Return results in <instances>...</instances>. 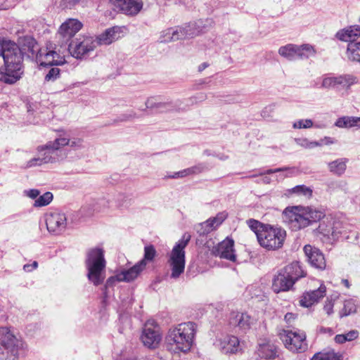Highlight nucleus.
<instances>
[{
	"label": "nucleus",
	"instance_id": "nucleus-1",
	"mask_svg": "<svg viewBox=\"0 0 360 360\" xmlns=\"http://www.w3.org/2000/svg\"><path fill=\"white\" fill-rule=\"evenodd\" d=\"M0 56L5 66V72L0 71V82L8 84L15 83L24 72V56L21 49L15 42L0 37Z\"/></svg>",
	"mask_w": 360,
	"mask_h": 360
},
{
	"label": "nucleus",
	"instance_id": "nucleus-2",
	"mask_svg": "<svg viewBox=\"0 0 360 360\" xmlns=\"http://www.w3.org/2000/svg\"><path fill=\"white\" fill-rule=\"evenodd\" d=\"M325 217L323 211L311 207H287L283 212V219L292 231H297L320 221Z\"/></svg>",
	"mask_w": 360,
	"mask_h": 360
},
{
	"label": "nucleus",
	"instance_id": "nucleus-3",
	"mask_svg": "<svg viewBox=\"0 0 360 360\" xmlns=\"http://www.w3.org/2000/svg\"><path fill=\"white\" fill-rule=\"evenodd\" d=\"M307 276L300 262L294 261L280 269L272 280V290L276 293L290 290L295 283Z\"/></svg>",
	"mask_w": 360,
	"mask_h": 360
},
{
	"label": "nucleus",
	"instance_id": "nucleus-4",
	"mask_svg": "<svg viewBox=\"0 0 360 360\" xmlns=\"http://www.w3.org/2000/svg\"><path fill=\"white\" fill-rule=\"evenodd\" d=\"M195 323H182L170 328L165 338L167 345L175 346V350L187 352L191 348L195 334Z\"/></svg>",
	"mask_w": 360,
	"mask_h": 360
},
{
	"label": "nucleus",
	"instance_id": "nucleus-5",
	"mask_svg": "<svg viewBox=\"0 0 360 360\" xmlns=\"http://www.w3.org/2000/svg\"><path fill=\"white\" fill-rule=\"evenodd\" d=\"M87 278L95 286L102 284L105 279L106 261L102 248H94L88 250L85 261Z\"/></svg>",
	"mask_w": 360,
	"mask_h": 360
},
{
	"label": "nucleus",
	"instance_id": "nucleus-6",
	"mask_svg": "<svg viewBox=\"0 0 360 360\" xmlns=\"http://www.w3.org/2000/svg\"><path fill=\"white\" fill-rule=\"evenodd\" d=\"M25 353L24 343L8 327H0V360H18Z\"/></svg>",
	"mask_w": 360,
	"mask_h": 360
},
{
	"label": "nucleus",
	"instance_id": "nucleus-7",
	"mask_svg": "<svg viewBox=\"0 0 360 360\" xmlns=\"http://www.w3.org/2000/svg\"><path fill=\"white\" fill-rule=\"evenodd\" d=\"M191 238V236L189 233H184L171 251L167 262L171 269L170 277L172 278H179L184 271L186 264L185 248Z\"/></svg>",
	"mask_w": 360,
	"mask_h": 360
},
{
	"label": "nucleus",
	"instance_id": "nucleus-8",
	"mask_svg": "<svg viewBox=\"0 0 360 360\" xmlns=\"http://www.w3.org/2000/svg\"><path fill=\"white\" fill-rule=\"evenodd\" d=\"M202 22H191L181 26L169 27L163 32L161 42H170L186 38H193L202 32Z\"/></svg>",
	"mask_w": 360,
	"mask_h": 360
},
{
	"label": "nucleus",
	"instance_id": "nucleus-9",
	"mask_svg": "<svg viewBox=\"0 0 360 360\" xmlns=\"http://www.w3.org/2000/svg\"><path fill=\"white\" fill-rule=\"evenodd\" d=\"M286 231L279 226L269 224L257 240L259 244L267 250H277L283 245Z\"/></svg>",
	"mask_w": 360,
	"mask_h": 360
},
{
	"label": "nucleus",
	"instance_id": "nucleus-10",
	"mask_svg": "<svg viewBox=\"0 0 360 360\" xmlns=\"http://www.w3.org/2000/svg\"><path fill=\"white\" fill-rule=\"evenodd\" d=\"M96 48V41L91 36H83L72 39L68 44V51L77 59H86Z\"/></svg>",
	"mask_w": 360,
	"mask_h": 360
},
{
	"label": "nucleus",
	"instance_id": "nucleus-11",
	"mask_svg": "<svg viewBox=\"0 0 360 360\" xmlns=\"http://www.w3.org/2000/svg\"><path fill=\"white\" fill-rule=\"evenodd\" d=\"M69 145L66 138H58L53 141H49L46 145L39 146L38 152L44 164L52 163L63 159L60 148Z\"/></svg>",
	"mask_w": 360,
	"mask_h": 360
},
{
	"label": "nucleus",
	"instance_id": "nucleus-12",
	"mask_svg": "<svg viewBox=\"0 0 360 360\" xmlns=\"http://www.w3.org/2000/svg\"><path fill=\"white\" fill-rule=\"evenodd\" d=\"M278 53L288 60L307 59L316 53L314 47L310 44L296 45L288 44L278 49Z\"/></svg>",
	"mask_w": 360,
	"mask_h": 360
},
{
	"label": "nucleus",
	"instance_id": "nucleus-13",
	"mask_svg": "<svg viewBox=\"0 0 360 360\" xmlns=\"http://www.w3.org/2000/svg\"><path fill=\"white\" fill-rule=\"evenodd\" d=\"M145 104L146 108L140 109L141 110L145 111L148 109L155 113L186 111V107H181V100L162 102L159 101L158 96H151L148 98Z\"/></svg>",
	"mask_w": 360,
	"mask_h": 360
},
{
	"label": "nucleus",
	"instance_id": "nucleus-14",
	"mask_svg": "<svg viewBox=\"0 0 360 360\" xmlns=\"http://www.w3.org/2000/svg\"><path fill=\"white\" fill-rule=\"evenodd\" d=\"M356 82V77L352 75L344 74L335 76L333 74H330L323 78L321 87L341 90L350 87Z\"/></svg>",
	"mask_w": 360,
	"mask_h": 360
},
{
	"label": "nucleus",
	"instance_id": "nucleus-15",
	"mask_svg": "<svg viewBox=\"0 0 360 360\" xmlns=\"http://www.w3.org/2000/svg\"><path fill=\"white\" fill-rule=\"evenodd\" d=\"M282 340L286 348L293 352H303L307 349L306 335L304 333H298L292 330L285 331Z\"/></svg>",
	"mask_w": 360,
	"mask_h": 360
},
{
	"label": "nucleus",
	"instance_id": "nucleus-16",
	"mask_svg": "<svg viewBox=\"0 0 360 360\" xmlns=\"http://www.w3.org/2000/svg\"><path fill=\"white\" fill-rule=\"evenodd\" d=\"M341 228V223L339 221H327L325 220L321 222L317 228L318 231L324 236L328 238L331 237L333 240H348L351 237L345 231H338Z\"/></svg>",
	"mask_w": 360,
	"mask_h": 360
},
{
	"label": "nucleus",
	"instance_id": "nucleus-17",
	"mask_svg": "<svg viewBox=\"0 0 360 360\" xmlns=\"http://www.w3.org/2000/svg\"><path fill=\"white\" fill-rule=\"evenodd\" d=\"M46 225L49 233L59 235L67 226V217L65 213L55 211L46 216Z\"/></svg>",
	"mask_w": 360,
	"mask_h": 360
},
{
	"label": "nucleus",
	"instance_id": "nucleus-18",
	"mask_svg": "<svg viewBox=\"0 0 360 360\" xmlns=\"http://www.w3.org/2000/svg\"><path fill=\"white\" fill-rule=\"evenodd\" d=\"M16 44L21 49L23 56H26L32 60H35L39 56V53L41 51V49L32 36L25 35L19 37Z\"/></svg>",
	"mask_w": 360,
	"mask_h": 360
},
{
	"label": "nucleus",
	"instance_id": "nucleus-19",
	"mask_svg": "<svg viewBox=\"0 0 360 360\" xmlns=\"http://www.w3.org/2000/svg\"><path fill=\"white\" fill-rule=\"evenodd\" d=\"M82 27V23L74 18H70L64 22L59 27L57 35L66 44L72 39V38Z\"/></svg>",
	"mask_w": 360,
	"mask_h": 360
},
{
	"label": "nucleus",
	"instance_id": "nucleus-20",
	"mask_svg": "<svg viewBox=\"0 0 360 360\" xmlns=\"http://www.w3.org/2000/svg\"><path fill=\"white\" fill-rule=\"evenodd\" d=\"M214 345L224 354H234L241 350L239 339L234 335H226L217 339Z\"/></svg>",
	"mask_w": 360,
	"mask_h": 360
},
{
	"label": "nucleus",
	"instance_id": "nucleus-21",
	"mask_svg": "<svg viewBox=\"0 0 360 360\" xmlns=\"http://www.w3.org/2000/svg\"><path fill=\"white\" fill-rule=\"evenodd\" d=\"M304 252L310 265L319 270H324L326 268V262L323 252L317 248L306 245Z\"/></svg>",
	"mask_w": 360,
	"mask_h": 360
},
{
	"label": "nucleus",
	"instance_id": "nucleus-22",
	"mask_svg": "<svg viewBox=\"0 0 360 360\" xmlns=\"http://www.w3.org/2000/svg\"><path fill=\"white\" fill-rule=\"evenodd\" d=\"M118 11L127 15H136L142 9L141 0H110Z\"/></svg>",
	"mask_w": 360,
	"mask_h": 360
},
{
	"label": "nucleus",
	"instance_id": "nucleus-23",
	"mask_svg": "<svg viewBox=\"0 0 360 360\" xmlns=\"http://www.w3.org/2000/svg\"><path fill=\"white\" fill-rule=\"evenodd\" d=\"M257 352L260 358L265 359H274L278 356V347L267 338L258 340Z\"/></svg>",
	"mask_w": 360,
	"mask_h": 360
},
{
	"label": "nucleus",
	"instance_id": "nucleus-24",
	"mask_svg": "<svg viewBox=\"0 0 360 360\" xmlns=\"http://www.w3.org/2000/svg\"><path fill=\"white\" fill-rule=\"evenodd\" d=\"M229 324L231 328L238 329L242 333H245L250 328L252 319L247 313L232 311L229 314Z\"/></svg>",
	"mask_w": 360,
	"mask_h": 360
},
{
	"label": "nucleus",
	"instance_id": "nucleus-25",
	"mask_svg": "<svg viewBox=\"0 0 360 360\" xmlns=\"http://www.w3.org/2000/svg\"><path fill=\"white\" fill-rule=\"evenodd\" d=\"M216 256L227 260L235 262L236 255L234 250V240L229 237L218 243L214 250Z\"/></svg>",
	"mask_w": 360,
	"mask_h": 360
},
{
	"label": "nucleus",
	"instance_id": "nucleus-26",
	"mask_svg": "<svg viewBox=\"0 0 360 360\" xmlns=\"http://www.w3.org/2000/svg\"><path fill=\"white\" fill-rule=\"evenodd\" d=\"M141 340L148 348H156L161 340V335L158 329L147 323L143 329Z\"/></svg>",
	"mask_w": 360,
	"mask_h": 360
},
{
	"label": "nucleus",
	"instance_id": "nucleus-27",
	"mask_svg": "<svg viewBox=\"0 0 360 360\" xmlns=\"http://www.w3.org/2000/svg\"><path fill=\"white\" fill-rule=\"evenodd\" d=\"M122 32V27L119 26H114L106 29L105 32L94 39L96 41V46L98 45H110L120 37Z\"/></svg>",
	"mask_w": 360,
	"mask_h": 360
},
{
	"label": "nucleus",
	"instance_id": "nucleus-28",
	"mask_svg": "<svg viewBox=\"0 0 360 360\" xmlns=\"http://www.w3.org/2000/svg\"><path fill=\"white\" fill-rule=\"evenodd\" d=\"M326 295V287L321 285L318 289L306 292L302 296L300 303L304 307H309Z\"/></svg>",
	"mask_w": 360,
	"mask_h": 360
},
{
	"label": "nucleus",
	"instance_id": "nucleus-29",
	"mask_svg": "<svg viewBox=\"0 0 360 360\" xmlns=\"http://www.w3.org/2000/svg\"><path fill=\"white\" fill-rule=\"evenodd\" d=\"M359 25H350L340 30L335 34V37L342 41L349 43L356 42V37H358L357 32L359 31Z\"/></svg>",
	"mask_w": 360,
	"mask_h": 360
},
{
	"label": "nucleus",
	"instance_id": "nucleus-30",
	"mask_svg": "<svg viewBox=\"0 0 360 360\" xmlns=\"http://www.w3.org/2000/svg\"><path fill=\"white\" fill-rule=\"evenodd\" d=\"M143 269H145L143 262H139L130 269L122 271L120 274V281L131 282L136 279Z\"/></svg>",
	"mask_w": 360,
	"mask_h": 360
},
{
	"label": "nucleus",
	"instance_id": "nucleus-31",
	"mask_svg": "<svg viewBox=\"0 0 360 360\" xmlns=\"http://www.w3.org/2000/svg\"><path fill=\"white\" fill-rule=\"evenodd\" d=\"M347 161V158H338L328 163V169L333 174L340 176L345 172Z\"/></svg>",
	"mask_w": 360,
	"mask_h": 360
},
{
	"label": "nucleus",
	"instance_id": "nucleus-32",
	"mask_svg": "<svg viewBox=\"0 0 360 360\" xmlns=\"http://www.w3.org/2000/svg\"><path fill=\"white\" fill-rule=\"evenodd\" d=\"M54 55H56V51H49L44 53L41 50L39 53V56L35 59V61L41 67L56 66L53 62L55 61Z\"/></svg>",
	"mask_w": 360,
	"mask_h": 360
},
{
	"label": "nucleus",
	"instance_id": "nucleus-33",
	"mask_svg": "<svg viewBox=\"0 0 360 360\" xmlns=\"http://www.w3.org/2000/svg\"><path fill=\"white\" fill-rule=\"evenodd\" d=\"M335 125L340 128L360 127V117L344 116L338 118L336 120Z\"/></svg>",
	"mask_w": 360,
	"mask_h": 360
},
{
	"label": "nucleus",
	"instance_id": "nucleus-34",
	"mask_svg": "<svg viewBox=\"0 0 360 360\" xmlns=\"http://www.w3.org/2000/svg\"><path fill=\"white\" fill-rule=\"evenodd\" d=\"M346 53L349 60L360 63V41L349 43Z\"/></svg>",
	"mask_w": 360,
	"mask_h": 360
},
{
	"label": "nucleus",
	"instance_id": "nucleus-35",
	"mask_svg": "<svg viewBox=\"0 0 360 360\" xmlns=\"http://www.w3.org/2000/svg\"><path fill=\"white\" fill-rule=\"evenodd\" d=\"M312 193L313 191L310 187L302 184L295 186L290 189H288L285 195L287 196H291L292 195L295 194L297 195H303L307 198H311L312 196Z\"/></svg>",
	"mask_w": 360,
	"mask_h": 360
},
{
	"label": "nucleus",
	"instance_id": "nucleus-36",
	"mask_svg": "<svg viewBox=\"0 0 360 360\" xmlns=\"http://www.w3.org/2000/svg\"><path fill=\"white\" fill-rule=\"evenodd\" d=\"M358 304L354 299H348L345 300L342 309L340 311V316H347L350 314L356 313Z\"/></svg>",
	"mask_w": 360,
	"mask_h": 360
},
{
	"label": "nucleus",
	"instance_id": "nucleus-37",
	"mask_svg": "<svg viewBox=\"0 0 360 360\" xmlns=\"http://www.w3.org/2000/svg\"><path fill=\"white\" fill-rule=\"evenodd\" d=\"M247 224L248 225L249 228L256 234L257 240L259 238L263 231L269 225V224H264L254 219H250L247 220Z\"/></svg>",
	"mask_w": 360,
	"mask_h": 360
},
{
	"label": "nucleus",
	"instance_id": "nucleus-38",
	"mask_svg": "<svg viewBox=\"0 0 360 360\" xmlns=\"http://www.w3.org/2000/svg\"><path fill=\"white\" fill-rule=\"evenodd\" d=\"M342 356L334 351L316 353L311 360H342Z\"/></svg>",
	"mask_w": 360,
	"mask_h": 360
},
{
	"label": "nucleus",
	"instance_id": "nucleus-39",
	"mask_svg": "<svg viewBox=\"0 0 360 360\" xmlns=\"http://www.w3.org/2000/svg\"><path fill=\"white\" fill-rule=\"evenodd\" d=\"M214 229V226L209 221V219L206 220L204 222L200 223L195 226V230L199 236H205L212 231Z\"/></svg>",
	"mask_w": 360,
	"mask_h": 360
},
{
	"label": "nucleus",
	"instance_id": "nucleus-40",
	"mask_svg": "<svg viewBox=\"0 0 360 360\" xmlns=\"http://www.w3.org/2000/svg\"><path fill=\"white\" fill-rule=\"evenodd\" d=\"M157 255L156 250L153 245H147L144 247L143 257L139 262H143L144 267L146 268L147 262L153 261Z\"/></svg>",
	"mask_w": 360,
	"mask_h": 360
},
{
	"label": "nucleus",
	"instance_id": "nucleus-41",
	"mask_svg": "<svg viewBox=\"0 0 360 360\" xmlns=\"http://www.w3.org/2000/svg\"><path fill=\"white\" fill-rule=\"evenodd\" d=\"M207 96L204 93H199L197 95L190 97L188 98L184 99L182 101L181 107H186V110L189 108V106L197 103L198 102H200L206 99Z\"/></svg>",
	"mask_w": 360,
	"mask_h": 360
},
{
	"label": "nucleus",
	"instance_id": "nucleus-42",
	"mask_svg": "<svg viewBox=\"0 0 360 360\" xmlns=\"http://www.w3.org/2000/svg\"><path fill=\"white\" fill-rule=\"evenodd\" d=\"M53 200V194L51 192H46L40 195L34 201V207H44L48 205Z\"/></svg>",
	"mask_w": 360,
	"mask_h": 360
},
{
	"label": "nucleus",
	"instance_id": "nucleus-43",
	"mask_svg": "<svg viewBox=\"0 0 360 360\" xmlns=\"http://www.w3.org/2000/svg\"><path fill=\"white\" fill-rule=\"evenodd\" d=\"M228 214L226 212H219L215 217L209 218V221L212 224L214 229L221 225L227 218Z\"/></svg>",
	"mask_w": 360,
	"mask_h": 360
},
{
	"label": "nucleus",
	"instance_id": "nucleus-44",
	"mask_svg": "<svg viewBox=\"0 0 360 360\" xmlns=\"http://www.w3.org/2000/svg\"><path fill=\"white\" fill-rule=\"evenodd\" d=\"M291 168H290L288 167H283L276 168L274 169H266V170L260 169L258 174H254L252 175H249V176H247L246 177L247 178H254L257 176H262L264 174H274V173H277V172H285V171H288Z\"/></svg>",
	"mask_w": 360,
	"mask_h": 360
},
{
	"label": "nucleus",
	"instance_id": "nucleus-45",
	"mask_svg": "<svg viewBox=\"0 0 360 360\" xmlns=\"http://www.w3.org/2000/svg\"><path fill=\"white\" fill-rule=\"evenodd\" d=\"M60 70L58 68L52 67L50 68L44 77L46 82H54L60 77Z\"/></svg>",
	"mask_w": 360,
	"mask_h": 360
},
{
	"label": "nucleus",
	"instance_id": "nucleus-46",
	"mask_svg": "<svg viewBox=\"0 0 360 360\" xmlns=\"http://www.w3.org/2000/svg\"><path fill=\"white\" fill-rule=\"evenodd\" d=\"M207 169L205 163H198L196 165L186 168L188 176L193 174H198L203 172Z\"/></svg>",
	"mask_w": 360,
	"mask_h": 360
},
{
	"label": "nucleus",
	"instance_id": "nucleus-47",
	"mask_svg": "<svg viewBox=\"0 0 360 360\" xmlns=\"http://www.w3.org/2000/svg\"><path fill=\"white\" fill-rule=\"evenodd\" d=\"M295 142L297 143V144L306 148H313L316 146H321L320 143L317 141H309L306 138L295 139Z\"/></svg>",
	"mask_w": 360,
	"mask_h": 360
},
{
	"label": "nucleus",
	"instance_id": "nucleus-48",
	"mask_svg": "<svg viewBox=\"0 0 360 360\" xmlns=\"http://www.w3.org/2000/svg\"><path fill=\"white\" fill-rule=\"evenodd\" d=\"M313 126V122L310 119L300 120L293 124L295 129H309Z\"/></svg>",
	"mask_w": 360,
	"mask_h": 360
},
{
	"label": "nucleus",
	"instance_id": "nucleus-49",
	"mask_svg": "<svg viewBox=\"0 0 360 360\" xmlns=\"http://www.w3.org/2000/svg\"><path fill=\"white\" fill-rule=\"evenodd\" d=\"M341 223V228H339L338 231H346L347 232V234L351 237L349 240H352L353 238L357 239L359 237V234L356 231H352L350 230V225L347 224H343L342 222L340 221Z\"/></svg>",
	"mask_w": 360,
	"mask_h": 360
},
{
	"label": "nucleus",
	"instance_id": "nucleus-50",
	"mask_svg": "<svg viewBox=\"0 0 360 360\" xmlns=\"http://www.w3.org/2000/svg\"><path fill=\"white\" fill-rule=\"evenodd\" d=\"M136 117H138V116L136 115V113L134 111L131 110L128 113H124V114L121 115L119 117V120L121 122H126V121L131 120Z\"/></svg>",
	"mask_w": 360,
	"mask_h": 360
},
{
	"label": "nucleus",
	"instance_id": "nucleus-51",
	"mask_svg": "<svg viewBox=\"0 0 360 360\" xmlns=\"http://www.w3.org/2000/svg\"><path fill=\"white\" fill-rule=\"evenodd\" d=\"M136 117H138V116L136 115V113L134 111L131 110L128 113H124V114L121 115L119 117V120L121 122H126V121L131 120Z\"/></svg>",
	"mask_w": 360,
	"mask_h": 360
},
{
	"label": "nucleus",
	"instance_id": "nucleus-52",
	"mask_svg": "<svg viewBox=\"0 0 360 360\" xmlns=\"http://www.w3.org/2000/svg\"><path fill=\"white\" fill-rule=\"evenodd\" d=\"M120 274L115 276H110V278H108L107 279L105 284V288H108L113 287L117 282L120 281Z\"/></svg>",
	"mask_w": 360,
	"mask_h": 360
},
{
	"label": "nucleus",
	"instance_id": "nucleus-53",
	"mask_svg": "<svg viewBox=\"0 0 360 360\" xmlns=\"http://www.w3.org/2000/svg\"><path fill=\"white\" fill-rule=\"evenodd\" d=\"M187 171L186 169H184L183 170L174 172L172 174H167L165 178H169V179H179L183 178L185 176H187Z\"/></svg>",
	"mask_w": 360,
	"mask_h": 360
},
{
	"label": "nucleus",
	"instance_id": "nucleus-54",
	"mask_svg": "<svg viewBox=\"0 0 360 360\" xmlns=\"http://www.w3.org/2000/svg\"><path fill=\"white\" fill-rule=\"evenodd\" d=\"M43 162L41 160V156L39 154V156L37 158H34L31 160H30L27 163V167H32L34 166H39L43 165Z\"/></svg>",
	"mask_w": 360,
	"mask_h": 360
},
{
	"label": "nucleus",
	"instance_id": "nucleus-55",
	"mask_svg": "<svg viewBox=\"0 0 360 360\" xmlns=\"http://www.w3.org/2000/svg\"><path fill=\"white\" fill-rule=\"evenodd\" d=\"M82 0H62V5L65 8L71 9L79 4Z\"/></svg>",
	"mask_w": 360,
	"mask_h": 360
},
{
	"label": "nucleus",
	"instance_id": "nucleus-56",
	"mask_svg": "<svg viewBox=\"0 0 360 360\" xmlns=\"http://www.w3.org/2000/svg\"><path fill=\"white\" fill-rule=\"evenodd\" d=\"M344 335L345 336L346 341H352L359 337V332L356 330H352Z\"/></svg>",
	"mask_w": 360,
	"mask_h": 360
},
{
	"label": "nucleus",
	"instance_id": "nucleus-57",
	"mask_svg": "<svg viewBox=\"0 0 360 360\" xmlns=\"http://www.w3.org/2000/svg\"><path fill=\"white\" fill-rule=\"evenodd\" d=\"M334 303L332 300H327L324 304L323 309L328 315L333 313Z\"/></svg>",
	"mask_w": 360,
	"mask_h": 360
},
{
	"label": "nucleus",
	"instance_id": "nucleus-58",
	"mask_svg": "<svg viewBox=\"0 0 360 360\" xmlns=\"http://www.w3.org/2000/svg\"><path fill=\"white\" fill-rule=\"evenodd\" d=\"M38 266L37 262L34 261L32 264H26L23 266V269L26 272H31Z\"/></svg>",
	"mask_w": 360,
	"mask_h": 360
},
{
	"label": "nucleus",
	"instance_id": "nucleus-59",
	"mask_svg": "<svg viewBox=\"0 0 360 360\" xmlns=\"http://www.w3.org/2000/svg\"><path fill=\"white\" fill-rule=\"evenodd\" d=\"M55 65H61L65 63V59L63 56H61L58 52H56V55H54Z\"/></svg>",
	"mask_w": 360,
	"mask_h": 360
},
{
	"label": "nucleus",
	"instance_id": "nucleus-60",
	"mask_svg": "<svg viewBox=\"0 0 360 360\" xmlns=\"http://www.w3.org/2000/svg\"><path fill=\"white\" fill-rule=\"evenodd\" d=\"M27 195L32 199L37 198L39 195V191L37 189H30L26 191Z\"/></svg>",
	"mask_w": 360,
	"mask_h": 360
},
{
	"label": "nucleus",
	"instance_id": "nucleus-61",
	"mask_svg": "<svg viewBox=\"0 0 360 360\" xmlns=\"http://www.w3.org/2000/svg\"><path fill=\"white\" fill-rule=\"evenodd\" d=\"M296 319V315L293 313H287L284 316V320L288 323H290L292 321H294Z\"/></svg>",
	"mask_w": 360,
	"mask_h": 360
},
{
	"label": "nucleus",
	"instance_id": "nucleus-62",
	"mask_svg": "<svg viewBox=\"0 0 360 360\" xmlns=\"http://www.w3.org/2000/svg\"><path fill=\"white\" fill-rule=\"evenodd\" d=\"M334 340L338 344H343L347 342L344 334L336 335Z\"/></svg>",
	"mask_w": 360,
	"mask_h": 360
},
{
	"label": "nucleus",
	"instance_id": "nucleus-63",
	"mask_svg": "<svg viewBox=\"0 0 360 360\" xmlns=\"http://www.w3.org/2000/svg\"><path fill=\"white\" fill-rule=\"evenodd\" d=\"M120 198H122V202L120 204L121 206L127 207L131 205V198L128 199V198L124 195H121Z\"/></svg>",
	"mask_w": 360,
	"mask_h": 360
},
{
	"label": "nucleus",
	"instance_id": "nucleus-64",
	"mask_svg": "<svg viewBox=\"0 0 360 360\" xmlns=\"http://www.w3.org/2000/svg\"><path fill=\"white\" fill-rule=\"evenodd\" d=\"M319 331L321 333H328L330 335H332L333 334V329L331 328H325V327H320Z\"/></svg>",
	"mask_w": 360,
	"mask_h": 360
}]
</instances>
